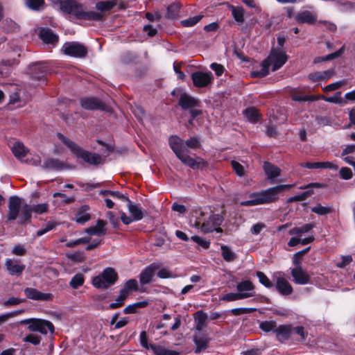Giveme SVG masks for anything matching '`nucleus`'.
<instances>
[{"mask_svg": "<svg viewBox=\"0 0 355 355\" xmlns=\"http://www.w3.org/2000/svg\"><path fill=\"white\" fill-rule=\"evenodd\" d=\"M116 5V0H107L103 1H99L96 3V8L101 11H108L112 9Z\"/></svg>", "mask_w": 355, "mask_h": 355, "instance_id": "nucleus-38", "label": "nucleus"}, {"mask_svg": "<svg viewBox=\"0 0 355 355\" xmlns=\"http://www.w3.org/2000/svg\"><path fill=\"white\" fill-rule=\"evenodd\" d=\"M33 208L30 205L23 203L20 198L11 196L9 198L8 220H15L20 213L19 220L21 223L30 220Z\"/></svg>", "mask_w": 355, "mask_h": 355, "instance_id": "nucleus-3", "label": "nucleus"}, {"mask_svg": "<svg viewBox=\"0 0 355 355\" xmlns=\"http://www.w3.org/2000/svg\"><path fill=\"white\" fill-rule=\"evenodd\" d=\"M40 37L46 44H54L58 40V37L51 30L47 28H42L40 30Z\"/></svg>", "mask_w": 355, "mask_h": 355, "instance_id": "nucleus-25", "label": "nucleus"}, {"mask_svg": "<svg viewBox=\"0 0 355 355\" xmlns=\"http://www.w3.org/2000/svg\"><path fill=\"white\" fill-rule=\"evenodd\" d=\"M179 105L183 109H191L196 107H198L200 105V101L186 93H182L180 95L179 99Z\"/></svg>", "mask_w": 355, "mask_h": 355, "instance_id": "nucleus-23", "label": "nucleus"}, {"mask_svg": "<svg viewBox=\"0 0 355 355\" xmlns=\"http://www.w3.org/2000/svg\"><path fill=\"white\" fill-rule=\"evenodd\" d=\"M191 78L193 85L197 87H207L213 80L211 72L196 71L192 74Z\"/></svg>", "mask_w": 355, "mask_h": 355, "instance_id": "nucleus-15", "label": "nucleus"}, {"mask_svg": "<svg viewBox=\"0 0 355 355\" xmlns=\"http://www.w3.org/2000/svg\"><path fill=\"white\" fill-rule=\"evenodd\" d=\"M12 254L17 255V256H24L26 253V249L24 245L21 244L15 245L12 251Z\"/></svg>", "mask_w": 355, "mask_h": 355, "instance_id": "nucleus-55", "label": "nucleus"}, {"mask_svg": "<svg viewBox=\"0 0 355 355\" xmlns=\"http://www.w3.org/2000/svg\"><path fill=\"white\" fill-rule=\"evenodd\" d=\"M191 240L195 243H198L199 245L202 247L204 249H207L209 248L210 242L206 240H204L201 237L198 236H193L191 237Z\"/></svg>", "mask_w": 355, "mask_h": 355, "instance_id": "nucleus-57", "label": "nucleus"}, {"mask_svg": "<svg viewBox=\"0 0 355 355\" xmlns=\"http://www.w3.org/2000/svg\"><path fill=\"white\" fill-rule=\"evenodd\" d=\"M150 349H151L157 355H179L178 352L167 349L162 346L150 345Z\"/></svg>", "mask_w": 355, "mask_h": 355, "instance_id": "nucleus-37", "label": "nucleus"}, {"mask_svg": "<svg viewBox=\"0 0 355 355\" xmlns=\"http://www.w3.org/2000/svg\"><path fill=\"white\" fill-rule=\"evenodd\" d=\"M42 167L49 170H61L64 167V164L58 159L48 158L46 159Z\"/></svg>", "mask_w": 355, "mask_h": 355, "instance_id": "nucleus-32", "label": "nucleus"}, {"mask_svg": "<svg viewBox=\"0 0 355 355\" xmlns=\"http://www.w3.org/2000/svg\"><path fill=\"white\" fill-rule=\"evenodd\" d=\"M24 312V310H19L0 315V325L7 321L9 318L15 317Z\"/></svg>", "mask_w": 355, "mask_h": 355, "instance_id": "nucleus-59", "label": "nucleus"}, {"mask_svg": "<svg viewBox=\"0 0 355 355\" xmlns=\"http://www.w3.org/2000/svg\"><path fill=\"white\" fill-rule=\"evenodd\" d=\"M24 293L28 299L33 300L51 301L53 299L52 294L42 293L33 288H26Z\"/></svg>", "mask_w": 355, "mask_h": 355, "instance_id": "nucleus-18", "label": "nucleus"}, {"mask_svg": "<svg viewBox=\"0 0 355 355\" xmlns=\"http://www.w3.org/2000/svg\"><path fill=\"white\" fill-rule=\"evenodd\" d=\"M106 223L103 220H98L96 226L86 229L85 232L90 235L102 236L105 234L104 227Z\"/></svg>", "mask_w": 355, "mask_h": 355, "instance_id": "nucleus-28", "label": "nucleus"}, {"mask_svg": "<svg viewBox=\"0 0 355 355\" xmlns=\"http://www.w3.org/2000/svg\"><path fill=\"white\" fill-rule=\"evenodd\" d=\"M311 211L318 215H326L333 212V209L330 206H322L321 204H318L311 208Z\"/></svg>", "mask_w": 355, "mask_h": 355, "instance_id": "nucleus-41", "label": "nucleus"}, {"mask_svg": "<svg viewBox=\"0 0 355 355\" xmlns=\"http://www.w3.org/2000/svg\"><path fill=\"white\" fill-rule=\"evenodd\" d=\"M89 207L87 206L81 207L77 211V214L75 216V220L78 223L83 224L88 221L91 216L89 213L88 212Z\"/></svg>", "mask_w": 355, "mask_h": 355, "instance_id": "nucleus-30", "label": "nucleus"}, {"mask_svg": "<svg viewBox=\"0 0 355 355\" xmlns=\"http://www.w3.org/2000/svg\"><path fill=\"white\" fill-rule=\"evenodd\" d=\"M20 101V97L19 95L17 93L13 94L12 96H10V105H14L15 107H21L24 105L26 103V102H19Z\"/></svg>", "mask_w": 355, "mask_h": 355, "instance_id": "nucleus-54", "label": "nucleus"}, {"mask_svg": "<svg viewBox=\"0 0 355 355\" xmlns=\"http://www.w3.org/2000/svg\"><path fill=\"white\" fill-rule=\"evenodd\" d=\"M335 74L334 69H329L327 71H316L308 75V79L313 83L318 81H327Z\"/></svg>", "mask_w": 355, "mask_h": 355, "instance_id": "nucleus-21", "label": "nucleus"}, {"mask_svg": "<svg viewBox=\"0 0 355 355\" xmlns=\"http://www.w3.org/2000/svg\"><path fill=\"white\" fill-rule=\"evenodd\" d=\"M128 210L130 216H128L125 212H121L120 216L121 221L125 225H129L134 221L141 220L144 216V212L142 209L139 207L138 205L134 203L131 200H128Z\"/></svg>", "mask_w": 355, "mask_h": 355, "instance_id": "nucleus-8", "label": "nucleus"}, {"mask_svg": "<svg viewBox=\"0 0 355 355\" xmlns=\"http://www.w3.org/2000/svg\"><path fill=\"white\" fill-rule=\"evenodd\" d=\"M26 6L34 10H38L42 7L44 4V0H26Z\"/></svg>", "mask_w": 355, "mask_h": 355, "instance_id": "nucleus-49", "label": "nucleus"}, {"mask_svg": "<svg viewBox=\"0 0 355 355\" xmlns=\"http://www.w3.org/2000/svg\"><path fill=\"white\" fill-rule=\"evenodd\" d=\"M257 276L259 278V282L264 286L267 288H271L272 286V283L263 272L257 271Z\"/></svg>", "mask_w": 355, "mask_h": 355, "instance_id": "nucleus-48", "label": "nucleus"}, {"mask_svg": "<svg viewBox=\"0 0 355 355\" xmlns=\"http://www.w3.org/2000/svg\"><path fill=\"white\" fill-rule=\"evenodd\" d=\"M207 317V314L202 311H199L194 313V319L196 323V329L198 331H202L206 327Z\"/></svg>", "mask_w": 355, "mask_h": 355, "instance_id": "nucleus-29", "label": "nucleus"}, {"mask_svg": "<svg viewBox=\"0 0 355 355\" xmlns=\"http://www.w3.org/2000/svg\"><path fill=\"white\" fill-rule=\"evenodd\" d=\"M231 164L237 175L242 177L245 175V168L240 163H239L236 161L232 160L231 162Z\"/></svg>", "mask_w": 355, "mask_h": 355, "instance_id": "nucleus-51", "label": "nucleus"}, {"mask_svg": "<svg viewBox=\"0 0 355 355\" xmlns=\"http://www.w3.org/2000/svg\"><path fill=\"white\" fill-rule=\"evenodd\" d=\"M125 291H121L120 290L119 295L115 300V302L110 304L109 308L110 309H115L123 305L125 300L128 297L125 294Z\"/></svg>", "mask_w": 355, "mask_h": 355, "instance_id": "nucleus-42", "label": "nucleus"}, {"mask_svg": "<svg viewBox=\"0 0 355 355\" xmlns=\"http://www.w3.org/2000/svg\"><path fill=\"white\" fill-rule=\"evenodd\" d=\"M232 15L235 20L239 23H242L244 21V12L243 8H233Z\"/></svg>", "mask_w": 355, "mask_h": 355, "instance_id": "nucleus-50", "label": "nucleus"}, {"mask_svg": "<svg viewBox=\"0 0 355 355\" xmlns=\"http://www.w3.org/2000/svg\"><path fill=\"white\" fill-rule=\"evenodd\" d=\"M202 17V15H198L181 21V24L185 27H191L199 22Z\"/></svg>", "mask_w": 355, "mask_h": 355, "instance_id": "nucleus-45", "label": "nucleus"}, {"mask_svg": "<svg viewBox=\"0 0 355 355\" xmlns=\"http://www.w3.org/2000/svg\"><path fill=\"white\" fill-rule=\"evenodd\" d=\"M5 267L9 275L12 276H20L25 270L26 266L20 263L19 259H6Z\"/></svg>", "mask_w": 355, "mask_h": 355, "instance_id": "nucleus-14", "label": "nucleus"}, {"mask_svg": "<svg viewBox=\"0 0 355 355\" xmlns=\"http://www.w3.org/2000/svg\"><path fill=\"white\" fill-rule=\"evenodd\" d=\"M159 268V265L155 263H153L145 268L139 275V281L141 284L145 285L150 283L155 275V271Z\"/></svg>", "mask_w": 355, "mask_h": 355, "instance_id": "nucleus-17", "label": "nucleus"}, {"mask_svg": "<svg viewBox=\"0 0 355 355\" xmlns=\"http://www.w3.org/2000/svg\"><path fill=\"white\" fill-rule=\"evenodd\" d=\"M315 225L311 223L305 224L301 227H295L289 230L290 235H302L310 232Z\"/></svg>", "mask_w": 355, "mask_h": 355, "instance_id": "nucleus-34", "label": "nucleus"}, {"mask_svg": "<svg viewBox=\"0 0 355 355\" xmlns=\"http://www.w3.org/2000/svg\"><path fill=\"white\" fill-rule=\"evenodd\" d=\"M117 280V274L112 268H105L103 272L92 279V284L98 288H107Z\"/></svg>", "mask_w": 355, "mask_h": 355, "instance_id": "nucleus-7", "label": "nucleus"}, {"mask_svg": "<svg viewBox=\"0 0 355 355\" xmlns=\"http://www.w3.org/2000/svg\"><path fill=\"white\" fill-rule=\"evenodd\" d=\"M242 296L239 293H229L224 295L221 300L226 302H233L236 300H240Z\"/></svg>", "mask_w": 355, "mask_h": 355, "instance_id": "nucleus-52", "label": "nucleus"}, {"mask_svg": "<svg viewBox=\"0 0 355 355\" xmlns=\"http://www.w3.org/2000/svg\"><path fill=\"white\" fill-rule=\"evenodd\" d=\"M107 218L109 219L112 225L116 228L119 226L118 218L112 211H107L106 214Z\"/></svg>", "mask_w": 355, "mask_h": 355, "instance_id": "nucleus-63", "label": "nucleus"}, {"mask_svg": "<svg viewBox=\"0 0 355 355\" xmlns=\"http://www.w3.org/2000/svg\"><path fill=\"white\" fill-rule=\"evenodd\" d=\"M263 170L267 178L270 180L277 178L281 174V169L279 167L268 162H264Z\"/></svg>", "mask_w": 355, "mask_h": 355, "instance_id": "nucleus-26", "label": "nucleus"}, {"mask_svg": "<svg viewBox=\"0 0 355 355\" xmlns=\"http://www.w3.org/2000/svg\"><path fill=\"white\" fill-rule=\"evenodd\" d=\"M32 208H33V212H35L37 214H42L48 211L49 205L47 203L39 204V205L33 206Z\"/></svg>", "mask_w": 355, "mask_h": 355, "instance_id": "nucleus-58", "label": "nucleus"}, {"mask_svg": "<svg viewBox=\"0 0 355 355\" xmlns=\"http://www.w3.org/2000/svg\"><path fill=\"white\" fill-rule=\"evenodd\" d=\"M259 328L265 332L273 331L276 333L277 322L275 320L263 321L259 324Z\"/></svg>", "mask_w": 355, "mask_h": 355, "instance_id": "nucleus-39", "label": "nucleus"}, {"mask_svg": "<svg viewBox=\"0 0 355 355\" xmlns=\"http://www.w3.org/2000/svg\"><path fill=\"white\" fill-rule=\"evenodd\" d=\"M302 167L307 168H330L336 171L338 166L334 162H305L301 164Z\"/></svg>", "mask_w": 355, "mask_h": 355, "instance_id": "nucleus-24", "label": "nucleus"}, {"mask_svg": "<svg viewBox=\"0 0 355 355\" xmlns=\"http://www.w3.org/2000/svg\"><path fill=\"white\" fill-rule=\"evenodd\" d=\"M196 345V352H200L207 347L209 339L205 337L195 336L193 338Z\"/></svg>", "mask_w": 355, "mask_h": 355, "instance_id": "nucleus-40", "label": "nucleus"}, {"mask_svg": "<svg viewBox=\"0 0 355 355\" xmlns=\"http://www.w3.org/2000/svg\"><path fill=\"white\" fill-rule=\"evenodd\" d=\"M72 15H74L78 19L85 20L101 21L103 19V15L95 11H86L83 5L76 1V6L72 10Z\"/></svg>", "mask_w": 355, "mask_h": 355, "instance_id": "nucleus-10", "label": "nucleus"}, {"mask_svg": "<svg viewBox=\"0 0 355 355\" xmlns=\"http://www.w3.org/2000/svg\"><path fill=\"white\" fill-rule=\"evenodd\" d=\"M346 84V81L345 80H339L337 82H335L334 83L329 84L325 87H323V91L324 92H329L330 91H334L339 88H340L342 86L345 85Z\"/></svg>", "mask_w": 355, "mask_h": 355, "instance_id": "nucleus-47", "label": "nucleus"}, {"mask_svg": "<svg viewBox=\"0 0 355 355\" xmlns=\"http://www.w3.org/2000/svg\"><path fill=\"white\" fill-rule=\"evenodd\" d=\"M24 340L25 342L31 343L35 345H37L40 344L41 338L36 335L29 334L24 338Z\"/></svg>", "mask_w": 355, "mask_h": 355, "instance_id": "nucleus-60", "label": "nucleus"}, {"mask_svg": "<svg viewBox=\"0 0 355 355\" xmlns=\"http://www.w3.org/2000/svg\"><path fill=\"white\" fill-rule=\"evenodd\" d=\"M62 51L69 56L83 58L87 55V48L81 43L77 42H65Z\"/></svg>", "mask_w": 355, "mask_h": 355, "instance_id": "nucleus-9", "label": "nucleus"}, {"mask_svg": "<svg viewBox=\"0 0 355 355\" xmlns=\"http://www.w3.org/2000/svg\"><path fill=\"white\" fill-rule=\"evenodd\" d=\"M84 276L81 273L75 275L71 279L69 285L71 288L76 289L84 284Z\"/></svg>", "mask_w": 355, "mask_h": 355, "instance_id": "nucleus-43", "label": "nucleus"}, {"mask_svg": "<svg viewBox=\"0 0 355 355\" xmlns=\"http://www.w3.org/2000/svg\"><path fill=\"white\" fill-rule=\"evenodd\" d=\"M139 289L138 282L135 279H131L128 280L123 285V287L121 289V291H125L126 295H129L130 292L137 291Z\"/></svg>", "mask_w": 355, "mask_h": 355, "instance_id": "nucleus-35", "label": "nucleus"}, {"mask_svg": "<svg viewBox=\"0 0 355 355\" xmlns=\"http://www.w3.org/2000/svg\"><path fill=\"white\" fill-rule=\"evenodd\" d=\"M340 175L344 180H349L352 177V171L349 168L343 167L340 170Z\"/></svg>", "mask_w": 355, "mask_h": 355, "instance_id": "nucleus-62", "label": "nucleus"}, {"mask_svg": "<svg viewBox=\"0 0 355 355\" xmlns=\"http://www.w3.org/2000/svg\"><path fill=\"white\" fill-rule=\"evenodd\" d=\"M273 279L275 281L276 289L281 295H289L293 293V287L289 282L285 278L283 272H275L273 275Z\"/></svg>", "mask_w": 355, "mask_h": 355, "instance_id": "nucleus-11", "label": "nucleus"}, {"mask_svg": "<svg viewBox=\"0 0 355 355\" xmlns=\"http://www.w3.org/2000/svg\"><path fill=\"white\" fill-rule=\"evenodd\" d=\"M265 227L266 225L263 223H256L251 227V233L254 235H257L262 231L263 228H265Z\"/></svg>", "mask_w": 355, "mask_h": 355, "instance_id": "nucleus-64", "label": "nucleus"}, {"mask_svg": "<svg viewBox=\"0 0 355 355\" xmlns=\"http://www.w3.org/2000/svg\"><path fill=\"white\" fill-rule=\"evenodd\" d=\"M12 152L14 155L21 159L28 153L27 148L20 141H15L12 147Z\"/></svg>", "mask_w": 355, "mask_h": 355, "instance_id": "nucleus-31", "label": "nucleus"}, {"mask_svg": "<svg viewBox=\"0 0 355 355\" xmlns=\"http://www.w3.org/2000/svg\"><path fill=\"white\" fill-rule=\"evenodd\" d=\"M295 19L298 23H306L313 24L316 21V17L310 11H303L299 12L295 16Z\"/></svg>", "mask_w": 355, "mask_h": 355, "instance_id": "nucleus-27", "label": "nucleus"}, {"mask_svg": "<svg viewBox=\"0 0 355 355\" xmlns=\"http://www.w3.org/2000/svg\"><path fill=\"white\" fill-rule=\"evenodd\" d=\"M28 328L31 331H39L42 334H47L48 332L53 334L55 331L54 326L51 322L36 318L33 324L28 325Z\"/></svg>", "mask_w": 355, "mask_h": 355, "instance_id": "nucleus-13", "label": "nucleus"}, {"mask_svg": "<svg viewBox=\"0 0 355 355\" xmlns=\"http://www.w3.org/2000/svg\"><path fill=\"white\" fill-rule=\"evenodd\" d=\"M341 92H337L334 96L327 97L325 96H322V100H324L326 102L334 103H341L343 102V98L340 97Z\"/></svg>", "mask_w": 355, "mask_h": 355, "instance_id": "nucleus-53", "label": "nucleus"}, {"mask_svg": "<svg viewBox=\"0 0 355 355\" xmlns=\"http://www.w3.org/2000/svg\"><path fill=\"white\" fill-rule=\"evenodd\" d=\"M57 137L76 157L83 159L87 163L92 165H98L102 163L103 159L101 155L82 149L61 133H58Z\"/></svg>", "mask_w": 355, "mask_h": 355, "instance_id": "nucleus-6", "label": "nucleus"}, {"mask_svg": "<svg viewBox=\"0 0 355 355\" xmlns=\"http://www.w3.org/2000/svg\"><path fill=\"white\" fill-rule=\"evenodd\" d=\"M254 311V309L251 308H236L232 309V313L234 315H239L245 313H250Z\"/></svg>", "mask_w": 355, "mask_h": 355, "instance_id": "nucleus-61", "label": "nucleus"}, {"mask_svg": "<svg viewBox=\"0 0 355 355\" xmlns=\"http://www.w3.org/2000/svg\"><path fill=\"white\" fill-rule=\"evenodd\" d=\"M236 289L242 296V300L254 295V285L250 281L245 280L239 282L236 286Z\"/></svg>", "mask_w": 355, "mask_h": 355, "instance_id": "nucleus-16", "label": "nucleus"}, {"mask_svg": "<svg viewBox=\"0 0 355 355\" xmlns=\"http://www.w3.org/2000/svg\"><path fill=\"white\" fill-rule=\"evenodd\" d=\"M148 305V301H141L130 304L123 309L125 314L135 313L138 309L144 308Z\"/></svg>", "mask_w": 355, "mask_h": 355, "instance_id": "nucleus-36", "label": "nucleus"}, {"mask_svg": "<svg viewBox=\"0 0 355 355\" xmlns=\"http://www.w3.org/2000/svg\"><path fill=\"white\" fill-rule=\"evenodd\" d=\"M277 339L283 343L288 340L293 334V327L291 324H282L277 327L276 329Z\"/></svg>", "mask_w": 355, "mask_h": 355, "instance_id": "nucleus-20", "label": "nucleus"}, {"mask_svg": "<svg viewBox=\"0 0 355 355\" xmlns=\"http://www.w3.org/2000/svg\"><path fill=\"white\" fill-rule=\"evenodd\" d=\"M293 187L291 184H281L269 188L259 193H253L250 195L251 199L241 202L242 206H255L259 205L269 204L276 202L279 198V194L286 189Z\"/></svg>", "mask_w": 355, "mask_h": 355, "instance_id": "nucleus-2", "label": "nucleus"}, {"mask_svg": "<svg viewBox=\"0 0 355 355\" xmlns=\"http://www.w3.org/2000/svg\"><path fill=\"white\" fill-rule=\"evenodd\" d=\"M221 254L225 261L227 262L234 261L237 258V254L227 245L220 246Z\"/></svg>", "mask_w": 355, "mask_h": 355, "instance_id": "nucleus-33", "label": "nucleus"}, {"mask_svg": "<svg viewBox=\"0 0 355 355\" xmlns=\"http://www.w3.org/2000/svg\"><path fill=\"white\" fill-rule=\"evenodd\" d=\"M67 257L76 262H82L85 259L84 254L82 252H76L74 253L67 254Z\"/></svg>", "mask_w": 355, "mask_h": 355, "instance_id": "nucleus-56", "label": "nucleus"}, {"mask_svg": "<svg viewBox=\"0 0 355 355\" xmlns=\"http://www.w3.org/2000/svg\"><path fill=\"white\" fill-rule=\"evenodd\" d=\"M80 105L83 108L86 110H104L106 109V106L103 102L94 97L81 98Z\"/></svg>", "mask_w": 355, "mask_h": 355, "instance_id": "nucleus-19", "label": "nucleus"}, {"mask_svg": "<svg viewBox=\"0 0 355 355\" xmlns=\"http://www.w3.org/2000/svg\"><path fill=\"white\" fill-rule=\"evenodd\" d=\"M169 146L173 150L176 157L185 165L193 169L203 168L207 164L202 158L197 157L196 159L189 155L187 148L192 150L200 148L201 143L196 137L184 141L176 135L171 136L169 138Z\"/></svg>", "mask_w": 355, "mask_h": 355, "instance_id": "nucleus-1", "label": "nucleus"}, {"mask_svg": "<svg viewBox=\"0 0 355 355\" xmlns=\"http://www.w3.org/2000/svg\"><path fill=\"white\" fill-rule=\"evenodd\" d=\"M322 187H323V185L318 182L310 183L306 185L301 186L300 187V189H306V191L302 193L301 194L294 196V198L295 199L296 201L304 200L313 194V191L312 189L313 188L319 189Z\"/></svg>", "mask_w": 355, "mask_h": 355, "instance_id": "nucleus-22", "label": "nucleus"}, {"mask_svg": "<svg viewBox=\"0 0 355 355\" xmlns=\"http://www.w3.org/2000/svg\"><path fill=\"white\" fill-rule=\"evenodd\" d=\"M74 6H76V1L67 0L60 1V9L64 12L71 14Z\"/></svg>", "mask_w": 355, "mask_h": 355, "instance_id": "nucleus-44", "label": "nucleus"}, {"mask_svg": "<svg viewBox=\"0 0 355 355\" xmlns=\"http://www.w3.org/2000/svg\"><path fill=\"white\" fill-rule=\"evenodd\" d=\"M287 55L283 51H272L267 59L260 65L259 70L254 71L252 75L254 77H264L268 74L269 67L272 66L273 71L281 68L286 62Z\"/></svg>", "mask_w": 355, "mask_h": 355, "instance_id": "nucleus-4", "label": "nucleus"}, {"mask_svg": "<svg viewBox=\"0 0 355 355\" xmlns=\"http://www.w3.org/2000/svg\"><path fill=\"white\" fill-rule=\"evenodd\" d=\"M295 267L291 269V275L297 284L304 285L310 282L311 276L309 272L302 268L300 262L295 261Z\"/></svg>", "mask_w": 355, "mask_h": 355, "instance_id": "nucleus-12", "label": "nucleus"}, {"mask_svg": "<svg viewBox=\"0 0 355 355\" xmlns=\"http://www.w3.org/2000/svg\"><path fill=\"white\" fill-rule=\"evenodd\" d=\"M245 117L250 121L254 122L258 119L259 114L257 110L250 107L244 111Z\"/></svg>", "mask_w": 355, "mask_h": 355, "instance_id": "nucleus-46", "label": "nucleus"}, {"mask_svg": "<svg viewBox=\"0 0 355 355\" xmlns=\"http://www.w3.org/2000/svg\"><path fill=\"white\" fill-rule=\"evenodd\" d=\"M193 216L195 217L193 226L200 229L203 232H211L213 231L221 232L219 227L223 221V218L219 214H213L207 219L204 218L205 214L201 211H196Z\"/></svg>", "mask_w": 355, "mask_h": 355, "instance_id": "nucleus-5", "label": "nucleus"}]
</instances>
